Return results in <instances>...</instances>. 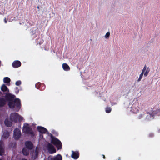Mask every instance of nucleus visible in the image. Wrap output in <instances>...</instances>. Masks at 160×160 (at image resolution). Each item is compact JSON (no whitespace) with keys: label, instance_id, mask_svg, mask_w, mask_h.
I'll return each instance as SVG.
<instances>
[{"label":"nucleus","instance_id":"obj_26","mask_svg":"<svg viewBox=\"0 0 160 160\" xmlns=\"http://www.w3.org/2000/svg\"><path fill=\"white\" fill-rule=\"evenodd\" d=\"M110 35V33L109 32H107L105 36V38H109Z\"/></svg>","mask_w":160,"mask_h":160},{"label":"nucleus","instance_id":"obj_14","mask_svg":"<svg viewBox=\"0 0 160 160\" xmlns=\"http://www.w3.org/2000/svg\"><path fill=\"white\" fill-rule=\"evenodd\" d=\"M143 70V75L144 77H146L148 75L149 72V70L148 69V68L147 69V67L146 65H145L143 68L142 71Z\"/></svg>","mask_w":160,"mask_h":160},{"label":"nucleus","instance_id":"obj_4","mask_svg":"<svg viewBox=\"0 0 160 160\" xmlns=\"http://www.w3.org/2000/svg\"><path fill=\"white\" fill-rule=\"evenodd\" d=\"M10 120L12 121L15 122H18V120L19 121H22L23 118L18 113L15 112L11 113L10 115Z\"/></svg>","mask_w":160,"mask_h":160},{"label":"nucleus","instance_id":"obj_19","mask_svg":"<svg viewBox=\"0 0 160 160\" xmlns=\"http://www.w3.org/2000/svg\"><path fill=\"white\" fill-rule=\"evenodd\" d=\"M22 152L24 155L27 156L29 153V149L26 148H24L22 150Z\"/></svg>","mask_w":160,"mask_h":160},{"label":"nucleus","instance_id":"obj_11","mask_svg":"<svg viewBox=\"0 0 160 160\" xmlns=\"http://www.w3.org/2000/svg\"><path fill=\"white\" fill-rule=\"evenodd\" d=\"M21 62L19 61H15L12 64V66L14 68H17L21 66Z\"/></svg>","mask_w":160,"mask_h":160},{"label":"nucleus","instance_id":"obj_6","mask_svg":"<svg viewBox=\"0 0 160 160\" xmlns=\"http://www.w3.org/2000/svg\"><path fill=\"white\" fill-rule=\"evenodd\" d=\"M47 149L50 154L54 153L56 152V150L54 146L51 144L48 143L46 145Z\"/></svg>","mask_w":160,"mask_h":160},{"label":"nucleus","instance_id":"obj_32","mask_svg":"<svg viewBox=\"0 0 160 160\" xmlns=\"http://www.w3.org/2000/svg\"><path fill=\"white\" fill-rule=\"evenodd\" d=\"M12 20H13V19H9V22H11Z\"/></svg>","mask_w":160,"mask_h":160},{"label":"nucleus","instance_id":"obj_27","mask_svg":"<svg viewBox=\"0 0 160 160\" xmlns=\"http://www.w3.org/2000/svg\"><path fill=\"white\" fill-rule=\"evenodd\" d=\"M21 81L18 80V81H17L16 82L15 84L17 86H19L20 85H21Z\"/></svg>","mask_w":160,"mask_h":160},{"label":"nucleus","instance_id":"obj_1","mask_svg":"<svg viewBox=\"0 0 160 160\" xmlns=\"http://www.w3.org/2000/svg\"><path fill=\"white\" fill-rule=\"evenodd\" d=\"M6 98L9 101L8 105L11 108H16L15 110L18 112L21 107L20 100L18 98H16L14 101L12 99L14 98L15 96L9 93H6L5 96Z\"/></svg>","mask_w":160,"mask_h":160},{"label":"nucleus","instance_id":"obj_5","mask_svg":"<svg viewBox=\"0 0 160 160\" xmlns=\"http://www.w3.org/2000/svg\"><path fill=\"white\" fill-rule=\"evenodd\" d=\"M127 109L133 113H137L139 111V108L137 103H134L132 105L130 104Z\"/></svg>","mask_w":160,"mask_h":160},{"label":"nucleus","instance_id":"obj_30","mask_svg":"<svg viewBox=\"0 0 160 160\" xmlns=\"http://www.w3.org/2000/svg\"><path fill=\"white\" fill-rule=\"evenodd\" d=\"M4 22L5 23H6L7 22V21L6 20V18L4 19Z\"/></svg>","mask_w":160,"mask_h":160},{"label":"nucleus","instance_id":"obj_34","mask_svg":"<svg viewBox=\"0 0 160 160\" xmlns=\"http://www.w3.org/2000/svg\"><path fill=\"white\" fill-rule=\"evenodd\" d=\"M22 160H27L26 159H25V158H23L22 159Z\"/></svg>","mask_w":160,"mask_h":160},{"label":"nucleus","instance_id":"obj_21","mask_svg":"<svg viewBox=\"0 0 160 160\" xmlns=\"http://www.w3.org/2000/svg\"><path fill=\"white\" fill-rule=\"evenodd\" d=\"M1 90L3 91H8V92H9V90L8 89L7 87L4 84H3L1 87Z\"/></svg>","mask_w":160,"mask_h":160},{"label":"nucleus","instance_id":"obj_38","mask_svg":"<svg viewBox=\"0 0 160 160\" xmlns=\"http://www.w3.org/2000/svg\"><path fill=\"white\" fill-rule=\"evenodd\" d=\"M118 160H120V159H119Z\"/></svg>","mask_w":160,"mask_h":160},{"label":"nucleus","instance_id":"obj_7","mask_svg":"<svg viewBox=\"0 0 160 160\" xmlns=\"http://www.w3.org/2000/svg\"><path fill=\"white\" fill-rule=\"evenodd\" d=\"M21 136V132L20 130L16 128L14 131V138L16 139H19Z\"/></svg>","mask_w":160,"mask_h":160},{"label":"nucleus","instance_id":"obj_37","mask_svg":"<svg viewBox=\"0 0 160 160\" xmlns=\"http://www.w3.org/2000/svg\"><path fill=\"white\" fill-rule=\"evenodd\" d=\"M1 91H0V93H1Z\"/></svg>","mask_w":160,"mask_h":160},{"label":"nucleus","instance_id":"obj_13","mask_svg":"<svg viewBox=\"0 0 160 160\" xmlns=\"http://www.w3.org/2000/svg\"><path fill=\"white\" fill-rule=\"evenodd\" d=\"M25 146L26 148L29 150L32 149L33 147V145L32 142L30 141H27L26 142Z\"/></svg>","mask_w":160,"mask_h":160},{"label":"nucleus","instance_id":"obj_16","mask_svg":"<svg viewBox=\"0 0 160 160\" xmlns=\"http://www.w3.org/2000/svg\"><path fill=\"white\" fill-rule=\"evenodd\" d=\"M38 150L36 149L35 151H33L31 153V154H32V158L35 159L38 157Z\"/></svg>","mask_w":160,"mask_h":160},{"label":"nucleus","instance_id":"obj_3","mask_svg":"<svg viewBox=\"0 0 160 160\" xmlns=\"http://www.w3.org/2000/svg\"><path fill=\"white\" fill-rule=\"evenodd\" d=\"M51 142L56 145L58 149H60L62 148V144L61 141L58 138L54 137L51 135Z\"/></svg>","mask_w":160,"mask_h":160},{"label":"nucleus","instance_id":"obj_25","mask_svg":"<svg viewBox=\"0 0 160 160\" xmlns=\"http://www.w3.org/2000/svg\"><path fill=\"white\" fill-rule=\"evenodd\" d=\"M105 111L106 113H109L111 112V109L110 107H107L106 108Z\"/></svg>","mask_w":160,"mask_h":160},{"label":"nucleus","instance_id":"obj_24","mask_svg":"<svg viewBox=\"0 0 160 160\" xmlns=\"http://www.w3.org/2000/svg\"><path fill=\"white\" fill-rule=\"evenodd\" d=\"M9 134L8 132L7 131L3 133V137L5 138H7L9 137Z\"/></svg>","mask_w":160,"mask_h":160},{"label":"nucleus","instance_id":"obj_22","mask_svg":"<svg viewBox=\"0 0 160 160\" xmlns=\"http://www.w3.org/2000/svg\"><path fill=\"white\" fill-rule=\"evenodd\" d=\"M5 103V101L4 99L1 98L0 99V106H4Z\"/></svg>","mask_w":160,"mask_h":160},{"label":"nucleus","instance_id":"obj_31","mask_svg":"<svg viewBox=\"0 0 160 160\" xmlns=\"http://www.w3.org/2000/svg\"><path fill=\"white\" fill-rule=\"evenodd\" d=\"M153 136V134L152 133H150L149 134V136L150 137H152Z\"/></svg>","mask_w":160,"mask_h":160},{"label":"nucleus","instance_id":"obj_36","mask_svg":"<svg viewBox=\"0 0 160 160\" xmlns=\"http://www.w3.org/2000/svg\"><path fill=\"white\" fill-rule=\"evenodd\" d=\"M18 91H18H18H17V93H18Z\"/></svg>","mask_w":160,"mask_h":160},{"label":"nucleus","instance_id":"obj_28","mask_svg":"<svg viewBox=\"0 0 160 160\" xmlns=\"http://www.w3.org/2000/svg\"><path fill=\"white\" fill-rule=\"evenodd\" d=\"M40 83H37L36 84V87L37 88H39L40 85Z\"/></svg>","mask_w":160,"mask_h":160},{"label":"nucleus","instance_id":"obj_10","mask_svg":"<svg viewBox=\"0 0 160 160\" xmlns=\"http://www.w3.org/2000/svg\"><path fill=\"white\" fill-rule=\"evenodd\" d=\"M37 129L39 132L41 133H46L47 134H48V132L47 129L43 127L38 126L37 127Z\"/></svg>","mask_w":160,"mask_h":160},{"label":"nucleus","instance_id":"obj_33","mask_svg":"<svg viewBox=\"0 0 160 160\" xmlns=\"http://www.w3.org/2000/svg\"><path fill=\"white\" fill-rule=\"evenodd\" d=\"M103 158H105V156L104 155H103Z\"/></svg>","mask_w":160,"mask_h":160},{"label":"nucleus","instance_id":"obj_8","mask_svg":"<svg viewBox=\"0 0 160 160\" xmlns=\"http://www.w3.org/2000/svg\"><path fill=\"white\" fill-rule=\"evenodd\" d=\"M62 158L61 155L58 154L54 156H49L48 158V160H62Z\"/></svg>","mask_w":160,"mask_h":160},{"label":"nucleus","instance_id":"obj_29","mask_svg":"<svg viewBox=\"0 0 160 160\" xmlns=\"http://www.w3.org/2000/svg\"><path fill=\"white\" fill-rule=\"evenodd\" d=\"M143 116H144V114H141L140 115H139V119H141V118Z\"/></svg>","mask_w":160,"mask_h":160},{"label":"nucleus","instance_id":"obj_35","mask_svg":"<svg viewBox=\"0 0 160 160\" xmlns=\"http://www.w3.org/2000/svg\"><path fill=\"white\" fill-rule=\"evenodd\" d=\"M37 8H38V9H39V6H38V7H37Z\"/></svg>","mask_w":160,"mask_h":160},{"label":"nucleus","instance_id":"obj_15","mask_svg":"<svg viewBox=\"0 0 160 160\" xmlns=\"http://www.w3.org/2000/svg\"><path fill=\"white\" fill-rule=\"evenodd\" d=\"M79 153L78 152H75L72 151V154L71 156L72 158L74 159H77L79 157Z\"/></svg>","mask_w":160,"mask_h":160},{"label":"nucleus","instance_id":"obj_17","mask_svg":"<svg viewBox=\"0 0 160 160\" xmlns=\"http://www.w3.org/2000/svg\"><path fill=\"white\" fill-rule=\"evenodd\" d=\"M62 67L63 70L65 71H69L70 68L69 66L66 63H64L62 64Z\"/></svg>","mask_w":160,"mask_h":160},{"label":"nucleus","instance_id":"obj_9","mask_svg":"<svg viewBox=\"0 0 160 160\" xmlns=\"http://www.w3.org/2000/svg\"><path fill=\"white\" fill-rule=\"evenodd\" d=\"M157 113L156 111H154L153 112L151 113H146L144 114V116L146 117V119L148 120H151L153 118V115Z\"/></svg>","mask_w":160,"mask_h":160},{"label":"nucleus","instance_id":"obj_12","mask_svg":"<svg viewBox=\"0 0 160 160\" xmlns=\"http://www.w3.org/2000/svg\"><path fill=\"white\" fill-rule=\"evenodd\" d=\"M4 153L3 142L0 141V155H2Z\"/></svg>","mask_w":160,"mask_h":160},{"label":"nucleus","instance_id":"obj_18","mask_svg":"<svg viewBox=\"0 0 160 160\" xmlns=\"http://www.w3.org/2000/svg\"><path fill=\"white\" fill-rule=\"evenodd\" d=\"M5 124L7 127H10L12 125V122L8 118H6L4 122Z\"/></svg>","mask_w":160,"mask_h":160},{"label":"nucleus","instance_id":"obj_23","mask_svg":"<svg viewBox=\"0 0 160 160\" xmlns=\"http://www.w3.org/2000/svg\"><path fill=\"white\" fill-rule=\"evenodd\" d=\"M144 70H143V71H142L141 73L140 74L139 76V78L138 80V82H139V81H140L141 80V79H142V78L143 75Z\"/></svg>","mask_w":160,"mask_h":160},{"label":"nucleus","instance_id":"obj_2","mask_svg":"<svg viewBox=\"0 0 160 160\" xmlns=\"http://www.w3.org/2000/svg\"><path fill=\"white\" fill-rule=\"evenodd\" d=\"M22 131L24 133L28 134L32 137H33L34 135L32 129L29 127V125L27 123L24 124Z\"/></svg>","mask_w":160,"mask_h":160},{"label":"nucleus","instance_id":"obj_20","mask_svg":"<svg viewBox=\"0 0 160 160\" xmlns=\"http://www.w3.org/2000/svg\"><path fill=\"white\" fill-rule=\"evenodd\" d=\"M11 80L10 78L8 77H6L4 78L3 79V81L5 83L8 84H10V82Z\"/></svg>","mask_w":160,"mask_h":160}]
</instances>
